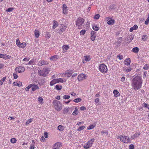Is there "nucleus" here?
Here are the masks:
<instances>
[{"instance_id":"ea45409f","label":"nucleus","mask_w":149,"mask_h":149,"mask_svg":"<svg viewBox=\"0 0 149 149\" xmlns=\"http://www.w3.org/2000/svg\"><path fill=\"white\" fill-rule=\"evenodd\" d=\"M148 38L147 36V35H143L142 37V40L144 41H146Z\"/></svg>"},{"instance_id":"b1692460","label":"nucleus","mask_w":149,"mask_h":149,"mask_svg":"<svg viewBox=\"0 0 149 149\" xmlns=\"http://www.w3.org/2000/svg\"><path fill=\"white\" fill-rule=\"evenodd\" d=\"M58 25V22L56 21H55V20H54L53 21V26L52 27V29H55L56 27H57Z\"/></svg>"},{"instance_id":"7c9ffc66","label":"nucleus","mask_w":149,"mask_h":149,"mask_svg":"<svg viewBox=\"0 0 149 149\" xmlns=\"http://www.w3.org/2000/svg\"><path fill=\"white\" fill-rule=\"evenodd\" d=\"M62 87L61 85L57 84L55 86V88L57 90H60L62 88Z\"/></svg>"},{"instance_id":"9d476101","label":"nucleus","mask_w":149,"mask_h":149,"mask_svg":"<svg viewBox=\"0 0 149 149\" xmlns=\"http://www.w3.org/2000/svg\"><path fill=\"white\" fill-rule=\"evenodd\" d=\"M48 63V62L47 61H45L44 60H40L39 61L38 63V65L39 66H40L42 65H47Z\"/></svg>"},{"instance_id":"4468645a","label":"nucleus","mask_w":149,"mask_h":149,"mask_svg":"<svg viewBox=\"0 0 149 149\" xmlns=\"http://www.w3.org/2000/svg\"><path fill=\"white\" fill-rule=\"evenodd\" d=\"M96 33V32L93 31H92L91 32V39L92 41H94L95 40L96 37L95 34Z\"/></svg>"},{"instance_id":"7ed1b4c3","label":"nucleus","mask_w":149,"mask_h":149,"mask_svg":"<svg viewBox=\"0 0 149 149\" xmlns=\"http://www.w3.org/2000/svg\"><path fill=\"white\" fill-rule=\"evenodd\" d=\"M117 139L120 140V141L123 143H130V139L126 136L120 135L118 136Z\"/></svg>"},{"instance_id":"052dcab7","label":"nucleus","mask_w":149,"mask_h":149,"mask_svg":"<svg viewBox=\"0 0 149 149\" xmlns=\"http://www.w3.org/2000/svg\"><path fill=\"white\" fill-rule=\"evenodd\" d=\"M13 76L15 79H16L18 77L17 75L15 73H14L13 74Z\"/></svg>"},{"instance_id":"e2e57ef3","label":"nucleus","mask_w":149,"mask_h":149,"mask_svg":"<svg viewBox=\"0 0 149 149\" xmlns=\"http://www.w3.org/2000/svg\"><path fill=\"white\" fill-rule=\"evenodd\" d=\"M129 148L130 149H134V146L133 144H131L129 146Z\"/></svg>"},{"instance_id":"c03bdc74","label":"nucleus","mask_w":149,"mask_h":149,"mask_svg":"<svg viewBox=\"0 0 149 149\" xmlns=\"http://www.w3.org/2000/svg\"><path fill=\"white\" fill-rule=\"evenodd\" d=\"M16 43L17 46L19 47V45L21 42H20L18 38L16 39Z\"/></svg>"},{"instance_id":"ddd939ff","label":"nucleus","mask_w":149,"mask_h":149,"mask_svg":"<svg viewBox=\"0 0 149 149\" xmlns=\"http://www.w3.org/2000/svg\"><path fill=\"white\" fill-rule=\"evenodd\" d=\"M10 57V56L6 54H0V58H2L5 60L9 59Z\"/></svg>"},{"instance_id":"0e129e2a","label":"nucleus","mask_w":149,"mask_h":149,"mask_svg":"<svg viewBox=\"0 0 149 149\" xmlns=\"http://www.w3.org/2000/svg\"><path fill=\"white\" fill-rule=\"evenodd\" d=\"M132 28L134 29V30H136L138 28V26L136 25H134L133 27Z\"/></svg>"},{"instance_id":"603ef678","label":"nucleus","mask_w":149,"mask_h":149,"mask_svg":"<svg viewBox=\"0 0 149 149\" xmlns=\"http://www.w3.org/2000/svg\"><path fill=\"white\" fill-rule=\"evenodd\" d=\"M94 127V126L93 125H90L89 126H88L87 127V130H91L93 129Z\"/></svg>"},{"instance_id":"6e6552de","label":"nucleus","mask_w":149,"mask_h":149,"mask_svg":"<svg viewBox=\"0 0 149 149\" xmlns=\"http://www.w3.org/2000/svg\"><path fill=\"white\" fill-rule=\"evenodd\" d=\"M48 70L47 69H43L42 70H39L38 73L41 76L45 77L47 74Z\"/></svg>"},{"instance_id":"412c9836","label":"nucleus","mask_w":149,"mask_h":149,"mask_svg":"<svg viewBox=\"0 0 149 149\" xmlns=\"http://www.w3.org/2000/svg\"><path fill=\"white\" fill-rule=\"evenodd\" d=\"M36 63V60L34 59H33L31 60L27 64H25V65H34Z\"/></svg>"},{"instance_id":"774afa93","label":"nucleus","mask_w":149,"mask_h":149,"mask_svg":"<svg viewBox=\"0 0 149 149\" xmlns=\"http://www.w3.org/2000/svg\"><path fill=\"white\" fill-rule=\"evenodd\" d=\"M80 109L81 110H86V108L85 107L82 106L80 108Z\"/></svg>"},{"instance_id":"3c124183","label":"nucleus","mask_w":149,"mask_h":149,"mask_svg":"<svg viewBox=\"0 0 149 149\" xmlns=\"http://www.w3.org/2000/svg\"><path fill=\"white\" fill-rule=\"evenodd\" d=\"M117 57L120 60H122L123 58V57L122 55L119 54L117 55Z\"/></svg>"},{"instance_id":"c756f323","label":"nucleus","mask_w":149,"mask_h":149,"mask_svg":"<svg viewBox=\"0 0 149 149\" xmlns=\"http://www.w3.org/2000/svg\"><path fill=\"white\" fill-rule=\"evenodd\" d=\"M101 134L102 135H104L105 136L108 135V132L107 130L102 131L101 132Z\"/></svg>"},{"instance_id":"a18cd8bd","label":"nucleus","mask_w":149,"mask_h":149,"mask_svg":"<svg viewBox=\"0 0 149 149\" xmlns=\"http://www.w3.org/2000/svg\"><path fill=\"white\" fill-rule=\"evenodd\" d=\"M16 141V139L15 138H12L10 139V142L13 143H15Z\"/></svg>"},{"instance_id":"f704fd0d","label":"nucleus","mask_w":149,"mask_h":149,"mask_svg":"<svg viewBox=\"0 0 149 149\" xmlns=\"http://www.w3.org/2000/svg\"><path fill=\"white\" fill-rule=\"evenodd\" d=\"M40 35L39 32L38 30H35V35L36 38H38Z\"/></svg>"},{"instance_id":"cd10ccee","label":"nucleus","mask_w":149,"mask_h":149,"mask_svg":"<svg viewBox=\"0 0 149 149\" xmlns=\"http://www.w3.org/2000/svg\"><path fill=\"white\" fill-rule=\"evenodd\" d=\"M69 47L68 45H63L62 47V49L64 51L66 52V51L68 49Z\"/></svg>"},{"instance_id":"680f3d73","label":"nucleus","mask_w":149,"mask_h":149,"mask_svg":"<svg viewBox=\"0 0 149 149\" xmlns=\"http://www.w3.org/2000/svg\"><path fill=\"white\" fill-rule=\"evenodd\" d=\"M35 148V146L34 144H31L30 146L29 149H34Z\"/></svg>"},{"instance_id":"5701e85b","label":"nucleus","mask_w":149,"mask_h":149,"mask_svg":"<svg viewBox=\"0 0 149 149\" xmlns=\"http://www.w3.org/2000/svg\"><path fill=\"white\" fill-rule=\"evenodd\" d=\"M56 80L57 83H63L64 82H65L66 81V80L64 81L63 79L62 78L56 79Z\"/></svg>"},{"instance_id":"37998d69","label":"nucleus","mask_w":149,"mask_h":149,"mask_svg":"<svg viewBox=\"0 0 149 149\" xmlns=\"http://www.w3.org/2000/svg\"><path fill=\"white\" fill-rule=\"evenodd\" d=\"M14 10V8L11 7V8H8L7 10H6V12H10Z\"/></svg>"},{"instance_id":"f03ea898","label":"nucleus","mask_w":149,"mask_h":149,"mask_svg":"<svg viewBox=\"0 0 149 149\" xmlns=\"http://www.w3.org/2000/svg\"><path fill=\"white\" fill-rule=\"evenodd\" d=\"M53 104L56 110L60 111L61 110L62 108V105L59 101L56 100H54L53 102Z\"/></svg>"},{"instance_id":"bf43d9fd","label":"nucleus","mask_w":149,"mask_h":149,"mask_svg":"<svg viewBox=\"0 0 149 149\" xmlns=\"http://www.w3.org/2000/svg\"><path fill=\"white\" fill-rule=\"evenodd\" d=\"M149 68V66L147 64H145L143 67V69L145 70H147Z\"/></svg>"},{"instance_id":"6e6d98bb","label":"nucleus","mask_w":149,"mask_h":149,"mask_svg":"<svg viewBox=\"0 0 149 149\" xmlns=\"http://www.w3.org/2000/svg\"><path fill=\"white\" fill-rule=\"evenodd\" d=\"M133 38L131 36H129L127 38V40L128 41H129L130 42L132 41V40L133 39Z\"/></svg>"},{"instance_id":"c85d7f7f","label":"nucleus","mask_w":149,"mask_h":149,"mask_svg":"<svg viewBox=\"0 0 149 149\" xmlns=\"http://www.w3.org/2000/svg\"><path fill=\"white\" fill-rule=\"evenodd\" d=\"M139 49L137 47H135L132 48V51L135 53H137L139 51Z\"/></svg>"},{"instance_id":"c9c22d12","label":"nucleus","mask_w":149,"mask_h":149,"mask_svg":"<svg viewBox=\"0 0 149 149\" xmlns=\"http://www.w3.org/2000/svg\"><path fill=\"white\" fill-rule=\"evenodd\" d=\"M26 45L25 43L23 42L21 43L19 45V47L20 48H24L26 47Z\"/></svg>"},{"instance_id":"a211bd4d","label":"nucleus","mask_w":149,"mask_h":149,"mask_svg":"<svg viewBox=\"0 0 149 149\" xmlns=\"http://www.w3.org/2000/svg\"><path fill=\"white\" fill-rule=\"evenodd\" d=\"M61 143L59 142H57L55 143L54 145L53 149H58L60 147Z\"/></svg>"},{"instance_id":"4be33fe9","label":"nucleus","mask_w":149,"mask_h":149,"mask_svg":"<svg viewBox=\"0 0 149 149\" xmlns=\"http://www.w3.org/2000/svg\"><path fill=\"white\" fill-rule=\"evenodd\" d=\"M58 56L57 55H54L50 57L49 59L51 60L55 61L58 59Z\"/></svg>"},{"instance_id":"49530a36","label":"nucleus","mask_w":149,"mask_h":149,"mask_svg":"<svg viewBox=\"0 0 149 149\" xmlns=\"http://www.w3.org/2000/svg\"><path fill=\"white\" fill-rule=\"evenodd\" d=\"M32 84H30L29 86L25 88V90L26 91H28L29 90V89L32 86Z\"/></svg>"},{"instance_id":"4d7b16f0","label":"nucleus","mask_w":149,"mask_h":149,"mask_svg":"<svg viewBox=\"0 0 149 149\" xmlns=\"http://www.w3.org/2000/svg\"><path fill=\"white\" fill-rule=\"evenodd\" d=\"M86 31L84 30H82L80 32V34L81 35H84L86 32Z\"/></svg>"},{"instance_id":"f3484780","label":"nucleus","mask_w":149,"mask_h":149,"mask_svg":"<svg viewBox=\"0 0 149 149\" xmlns=\"http://www.w3.org/2000/svg\"><path fill=\"white\" fill-rule=\"evenodd\" d=\"M63 13L65 14H66L68 13L67 7L65 4L63 5Z\"/></svg>"},{"instance_id":"20e7f679","label":"nucleus","mask_w":149,"mask_h":149,"mask_svg":"<svg viewBox=\"0 0 149 149\" xmlns=\"http://www.w3.org/2000/svg\"><path fill=\"white\" fill-rule=\"evenodd\" d=\"M99 69L100 71L103 74L106 73L108 71L107 66L104 63H102L100 65Z\"/></svg>"},{"instance_id":"8fccbe9b","label":"nucleus","mask_w":149,"mask_h":149,"mask_svg":"<svg viewBox=\"0 0 149 149\" xmlns=\"http://www.w3.org/2000/svg\"><path fill=\"white\" fill-rule=\"evenodd\" d=\"M149 22V13L148 15V16L146 20L145 21V24L146 25H148V23Z\"/></svg>"},{"instance_id":"0eeeda50","label":"nucleus","mask_w":149,"mask_h":149,"mask_svg":"<svg viewBox=\"0 0 149 149\" xmlns=\"http://www.w3.org/2000/svg\"><path fill=\"white\" fill-rule=\"evenodd\" d=\"M73 72L71 70H69L65 71L64 73L62 74L61 77H70Z\"/></svg>"},{"instance_id":"aec40b11","label":"nucleus","mask_w":149,"mask_h":149,"mask_svg":"<svg viewBox=\"0 0 149 149\" xmlns=\"http://www.w3.org/2000/svg\"><path fill=\"white\" fill-rule=\"evenodd\" d=\"M66 26L64 25L60 29L57 30V32L58 33H62L66 29Z\"/></svg>"},{"instance_id":"a19ab883","label":"nucleus","mask_w":149,"mask_h":149,"mask_svg":"<svg viewBox=\"0 0 149 149\" xmlns=\"http://www.w3.org/2000/svg\"><path fill=\"white\" fill-rule=\"evenodd\" d=\"M58 130L61 131H63L64 130L63 126L61 125H59L58 126Z\"/></svg>"},{"instance_id":"338daca9","label":"nucleus","mask_w":149,"mask_h":149,"mask_svg":"<svg viewBox=\"0 0 149 149\" xmlns=\"http://www.w3.org/2000/svg\"><path fill=\"white\" fill-rule=\"evenodd\" d=\"M84 123V122L83 121L79 122V123H78L76 125H80L81 124H83Z\"/></svg>"},{"instance_id":"13d9d810","label":"nucleus","mask_w":149,"mask_h":149,"mask_svg":"<svg viewBox=\"0 0 149 149\" xmlns=\"http://www.w3.org/2000/svg\"><path fill=\"white\" fill-rule=\"evenodd\" d=\"M132 70V68L130 67H127L126 69V72H130Z\"/></svg>"},{"instance_id":"423d86ee","label":"nucleus","mask_w":149,"mask_h":149,"mask_svg":"<svg viewBox=\"0 0 149 149\" xmlns=\"http://www.w3.org/2000/svg\"><path fill=\"white\" fill-rule=\"evenodd\" d=\"M84 19L81 17H79L76 21V24L77 26H78L79 29L81 28V26L83 24L84 22Z\"/></svg>"},{"instance_id":"e433bc0d","label":"nucleus","mask_w":149,"mask_h":149,"mask_svg":"<svg viewBox=\"0 0 149 149\" xmlns=\"http://www.w3.org/2000/svg\"><path fill=\"white\" fill-rule=\"evenodd\" d=\"M142 106L143 107L146 108H147L148 110H149V104L146 103H143L142 104Z\"/></svg>"},{"instance_id":"4c0bfd02","label":"nucleus","mask_w":149,"mask_h":149,"mask_svg":"<svg viewBox=\"0 0 149 149\" xmlns=\"http://www.w3.org/2000/svg\"><path fill=\"white\" fill-rule=\"evenodd\" d=\"M33 119V118H31L30 119L28 120L26 122V125H27L29 124L32 121Z\"/></svg>"},{"instance_id":"58836bf2","label":"nucleus","mask_w":149,"mask_h":149,"mask_svg":"<svg viewBox=\"0 0 149 149\" xmlns=\"http://www.w3.org/2000/svg\"><path fill=\"white\" fill-rule=\"evenodd\" d=\"M81 101V99L80 98H77L76 99L73 100V101L76 103H78L79 102H80Z\"/></svg>"},{"instance_id":"f8f14e48","label":"nucleus","mask_w":149,"mask_h":149,"mask_svg":"<svg viewBox=\"0 0 149 149\" xmlns=\"http://www.w3.org/2000/svg\"><path fill=\"white\" fill-rule=\"evenodd\" d=\"M16 72L18 73L23 72L25 70V68L24 67L19 66L15 68Z\"/></svg>"},{"instance_id":"bb28decb","label":"nucleus","mask_w":149,"mask_h":149,"mask_svg":"<svg viewBox=\"0 0 149 149\" xmlns=\"http://www.w3.org/2000/svg\"><path fill=\"white\" fill-rule=\"evenodd\" d=\"M92 28L95 31H97L99 29V27L97 26L96 24H93L92 25Z\"/></svg>"},{"instance_id":"de8ad7c7","label":"nucleus","mask_w":149,"mask_h":149,"mask_svg":"<svg viewBox=\"0 0 149 149\" xmlns=\"http://www.w3.org/2000/svg\"><path fill=\"white\" fill-rule=\"evenodd\" d=\"M6 79V77H4L0 81V85H2L3 82L5 81Z\"/></svg>"},{"instance_id":"393cba45","label":"nucleus","mask_w":149,"mask_h":149,"mask_svg":"<svg viewBox=\"0 0 149 149\" xmlns=\"http://www.w3.org/2000/svg\"><path fill=\"white\" fill-rule=\"evenodd\" d=\"M32 85V90L33 91H35L37 89H38L39 88V87L37 85H35L33 84H31Z\"/></svg>"},{"instance_id":"473e14b6","label":"nucleus","mask_w":149,"mask_h":149,"mask_svg":"<svg viewBox=\"0 0 149 149\" xmlns=\"http://www.w3.org/2000/svg\"><path fill=\"white\" fill-rule=\"evenodd\" d=\"M78 111L77 109V108L76 107L75 108L74 111L72 113V115H73L75 116L78 114Z\"/></svg>"},{"instance_id":"f257e3e1","label":"nucleus","mask_w":149,"mask_h":149,"mask_svg":"<svg viewBox=\"0 0 149 149\" xmlns=\"http://www.w3.org/2000/svg\"><path fill=\"white\" fill-rule=\"evenodd\" d=\"M142 79L139 76H136L134 77L132 79L131 83L132 88L135 90L140 89L142 86Z\"/></svg>"},{"instance_id":"a878e982","label":"nucleus","mask_w":149,"mask_h":149,"mask_svg":"<svg viewBox=\"0 0 149 149\" xmlns=\"http://www.w3.org/2000/svg\"><path fill=\"white\" fill-rule=\"evenodd\" d=\"M57 83L56 79H54L52 80L50 82V85L52 86L54 84Z\"/></svg>"},{"instance_id":"39448f33","label":"nucleus","mask_w":149,"mask_h":149,"mask_svg":"<svg viewBox=\"0 0 149 149\" xmlns=\"http://www.w3.org/2000/svg\"><path fill=\"white\" fill-rule=\"evenodd\" d=\"M95 139L93 138L91 139L86 143H85L83 146V147L85 149H88L92 147V145L95 141Z\"/></svg>"},{"instance_id":"6ab92c4d","label":"nucleus","mask_w":149,"mask_h":149,"mask_svg":"<svg viewBox=\"0 0 149 149\" xmlns=\"http://www.w3.org/2000/svg\"><path fill=\"white\" fill-rule=\"evenodd\" d=\"M113 93L115 97H117L120 95L119 93L117 90H114L113 91Z\"/></svg>"},{"instance_id":"dca6fc26","label":"nucleus","mask_w":149,"mask_h":149,"mask_svg":"<svg viewBox=\"0 0 149 149\" xmlns=\"http://www.w3.org/2000/svg\"><path fill=\"white\" fill-rule=\"evenodd\" d=\"M130 59L129 58L126 59L124 61V64L128 66L130 65Z\"/></svg>"},{"instance_id":"2eb2a0df","label":"nucleus","mask_w":149,"mask_h":149,"mask_svg":"<svg viewBox=\"0 0 149 149\" xmlns=\"http://www.w3.org/2000/svg\"><path fill=\"white\" fill-rule=\"evenodd\" d=\"M140 132H137L134 134L133 135L131 136L130 139H134L138 137L140 135Z\"/></svg>"},{"instance_id":"864d4df0","label":"nucleus","mask_w":149,"mask_h":149,"mask_svg":"<svg viewBox=\"0 0 149 149\" xmlns=\"http://www.w3.org/2000/svg\"><path fill=\"white\" fill-rule=\"evenodd\" d=\"M100 17V15L98 14H96L95 15V16L94 17V19H99Z\"/></svg>"},{"instance_id":"1a4fd4ad","label":"nucleus","mask_w":149,"mask_h":149,"mask_svg":"<svg viewBox=\"0 0 149 149\" xmlns=\"http://www.w3.org/2000/svg\"><path fill=\"white\" fill-rule=\"evenodd\" d=\"M86 75L83 73H81L78 76L77 79L79 81H81L86 79Z\"/></svg>"},{"instance_id":"9b49d317","label":"nucleus","mask_w":149,"mask_h":149,"mask_svg":"<svg viewBox=\"0 0 149 149\" xmlns=\"http://www.w3.org/2000/svg\"><path fill=\"white\" fill-rule=\"evenodd\" d=\"M90 56L89 55L85 56L84 57V59H82V63H85L91 60Z\"/></svg>"},{"instance_id":"5fc2aeb1","label":"nucleus","mask_w":149,"mask_h":149,"mask_svg":"<svg viewBox=\"0 0 149 149\" xmlns=\"http://www.w3.org/2000/svg\"><path fill=\"white\" fill-rule=\"evenodd\" d=\"M17 86L19 87H21L22 86V83L21 82L19 81L16 83Z\"/></svg>"},{"instance_id":"72a5a7b5","label":"nucleus","mask_w":149,"mask_h":149,"mask_svg":"<svg viewBox=\"0 0 149 149\" xmlns=\"http://www.w3.org/2000/svg\"><path fill=\"white\" fill-rule=\"evenodd\" d=\"M115 21L113 19L109 20L107 22L109 25L113 24L114 23Z\"/></svg>"},{"instance_id":"09e8293b","label":"nucleus","mask_w":149,"mask_h":149,"mask_svg":"<svg viewBox=\"0 0 149 149\" xmlns=\"http://www.w3.org/2000/svg\"><path fill=\"white\" fill-rule=\"evenodd\" d=\"M70 95H65L63 96V99L65 100L68 99L70 98Z\"/></svg>"},{"instance_id":"69168bd1","label":"nucleus","mask_w":149,"mask_h":149,"mask_svg":"<svg viewBox=\"0 0 149 149\" xmlns=\"http://www.w3.org/2000/svg\"><path fill=\"white\" fill-rule=\"evenodd\" d=\"M125 78L124 77H121L120 81L123 82H124L125 81Z\"/></svg>"},{"instance_id":"79ce46f5","label":"nucleus","mask_w":149,"mask_h":149,"mask_svg":"<svg viewBox=\"0 0 149 149\" xmlns=\"http://www.w3.org/2000/svg\"><path fill=\"white\" fill-rule=\"evenodd\" d=\"M85 128V127L84 126H81L79 127L78 129H77V131H81V130H83Z\"/></svg>"},{"instance_id":"2f4dec72","label":"nucleus","mask_w":149,"mask_h":149,"mask_svg":"<svg viewBox=\"0 0 149 149\" xmlns=\"http://www.w3.org/2000/svg\"><path fill=\"white\" fill-rule=\"evenodd\" d=\"M38 101L39 103L40 104H42L43 103V99L41 97H39L38 98Z\"/></svg>"}]
</instances>
